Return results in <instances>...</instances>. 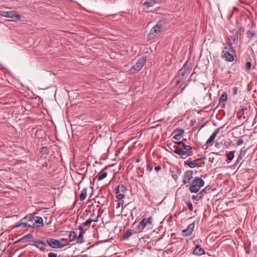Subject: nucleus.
<instances>
[{"label":"nucleus","instance_id":"nucleus-1","mask_svg":"<svg viewBox=\"0 0 257 257\" xmlns=\"http://www.w3.org/2000/svg\"><path fill=\"white\" fill-rule=\"evenodd\" d=\"M174 144H176L173 147V152L179 156L188 157L192 156L193 153L192 151V147L190 146L186 145L183 141L175 142Z\"/></svg>","mask_w":257,"mask_h":257},{"label":"nucleus","instance_id":"nucleus-2","mask_svg":"<svg viewBox=\"0 0 257 257\" xmlns=\"http://www.w3.org/2000/svg\"><path fill=\"white\" fill-rule=\"evenodd\" d=\"M25 220L27 222L28 226L34 228L43 227L44 224L43 219L41 217L29 214L25 217Z\"/></svg>","mask_w":257,"mask_h":257},{"label":"nucleus","instance_id":"nucleus-3","mask_svg":"<svg viewBox=\"0 0 257 257\" xmlns=\"http://www.w3.org/2000/svg\"><path fill=\"white\" fill-rule=\"evenodd\" d=\"M192 67V66L190 63L187 62L185 64L183 67L178 72V78L177 79V83L183 81L188 77L191 72Z\"/></svg>","mask_w":257,"mask_h":257},{"label":"nucleus","instance_id":"nucleus-4","mask_svg":"<svg viewBox=\"0 0 257 257\" xmlns=\"http://www.w3.org/2000/svg\"><path fill=\"white\" fill-rule=\"evenodd\" d=\"M223 45L224 47L221 53L222 58L225 59L227 61L232 62L234 60L233 55L234 54V51L232 46L225 44H223Z\"/></svg>","mask_w":257,"mask_h":257},{"label":"nucleus","instance_id":"nucleus-5","mask_svg":"<svg viewBox=\"0 0 257 257\" xmlns=\"http://www.w3.org/2000/svg\"><path fill=\"white\" fill-rule=\"evenodd\" d=\"M204 185V181L200 178L196 177L192 180L189 190L191 193H196Z\"/></svg>","mask_w":257,"mask_h":257},{"label":"nucleus","instance_id":"nucleus-6","mask_svg":"<svg viewBox=\"0 0 257 257\" xmlns=\"http://www.w3.org/2000/svg\"><path fill=\"white\" fill-rule=\"evenodd\" d=\"M64 240V239H61L60 240L55 239L54 238H50L47 239V243L52 248H60L68 245V243H62V242H63Z\"/></svg>","mask_w":257,"mask_h":257},{"label":"nucleus","instance_id":"nucleus-7","mask_svg":"<svg viewBox=\"0 0 257 257\" xmlns=\"http://www.w3.org/2000/svg\"><path fill=\"white\" fill-rule=\"evenodd\" d=\"M0 16L12 19L14 21H19L21 19V16L17 14L16 11H0Z\"/></svg>","mask_w":257,"mask_h":257},{"label":"nucleus","instance_id":"nucleus-8","mask_svg":"<svg viewBox=\"0 0 257 257\" xmlns=\"http://www.w3.org/2000/svg\"><path fill=\"white\" fill-rule=\"evenodd\" d=\"M146 63V58L142 57L139 59L136 64L132 68L131 71L133 73L139 72Z\"/></svg>","mask_w":257,"mask_h":257},{"label":"nucleus","instance_id":"nucleus-9","mask_svg":"<svg viewBox=\"0 0 257 257\" xmlns=\"http://www.w3.org/2000/svg\"><path fill=\"white\" fill-rule=\"evenodd\" d=\"M126 191V187L122 184L118 185L115 189L116 198L121 200L124 197V193Z\"/></svg>","mask_w":257,"mask_h":257},{"label":"nucleus","instance_id":"nucleus-10","mask_svg":"<svg viewBox=\"0 0 257 257\" xmlns=\"http://www.w3.org/2000/svg\"><path fill=\"white\" fill-rule=\"evenodd\" d=\"M102 220L103 223L106 226L108 224H109L112 220V216L109 211L103 210L102 212Z\"/></svg>","mask_w":257,"mask_h":257},{"label":"nucleus","instance_id":"nucleus-11","mask_svg":"<svg viewBox=\"0 0 257 257\" xmlns=\"http://www.w3.org/2000/svg\"><path fill=\"white\" fill-rule=\"evenodd\" d=\"M193 171L192 170H188L185 172L183 177V184L188 183L193 178Z\"/></svg>","mask_w":257,"mask_h":257},{"label":"nucleus","instance_id":"nucleus-12","mask_svg":"<svg viewBox=\"0 0 257 257\" xmlns=\"http://www.w3.org/2000/svg\"><path fill=\"white\" fill-rule=\"evenodd\" d=\"M195 226L194 222L190 224L188 227L182 230V234L184 236H188L192 234Z\"/></svg>","mask_w":257,"mask_h":257},{"label":"nucleus","instance_id":"nucleus-13","mask_svg":"<svg viewBox=\"0 0 257 257\" xmlns=\"http://www.w3.org/2000/svg\"><path fill=\"white\" fill-rule=\"evenodd\" d=\"M238 41V36L237 33L234 34L228 38V42L227 45L232 46L236 44Z\"/></svg>","mask_w":257,"mask_h":257},{"label":"nucleus","instance_id":"nucleus-14","mask_svg":"<svg viewBox=\"0 0 257 257\" xmlns=\"http://www.w3.org/2000/svg\"><path fill=\"white\" fill-rule=\"evenodd\" d=\"M35 246L38 248L41 251H45V249L44 247L47 246V244L40 240H36L34 241Z\"/></svg>","mask_w":257,"mask_h":257},{"label":"nucleus","instance_id":"nucleus-15","mask_svg":"<svg viewBox=\"0 0 257 257\" xmlns=\"http://www.w3.org/2000/svg\"><path fill=\"white\" fill-rule=\"evenodd\" d=\"M184 133V130L182 129H178L176 131L174 132V134L175 135L173 137V138L177 140H180L183 136V135Z\"/></svg>","mask_w":257,"mask_h":257},{"label":"nucleus","instance_id":"nucleus-16","mask_svg":"<svg viewBox=\"0 0 257 257\" xmlns=\"http://www.w3.org/2000/svg\"><path fill=\"white\" fill-rule=\"evenodd\" d=\"M220 129V127L215 130V131L213 132V133L211 135V136L209 137V138L206 141V145L210 144L214 140L215 137L219 133Z\"/></svg>","mask_w":257,"mask_h":257},{"label":"nucleus","instance_id":"nucleus-17","mask_svg":"<svg viewBox=\"0 0 257 257\" xmlns=\"http://www.w3.org/2000/svg\"><path fill=\"white\" fill-rule=\"evenodd\" d=\"M202 160V159H197L193 161L190 160H187L184 162V164L186 165L189 166L191 168H194L196 166V162Z\"/></svg>","mask_w":257,"mask_h":257},{"label":"nucleus","instance_id":"nucleus-18","mask_svg":"<svg viewBox=\"0 0 257 257\" xmlns=\"http://www.w3.org/2000/svg\"><path fill=\"white\" fill-rule=\"evenodd\" d=\"M193 253L195 255H201L204 254V251L200 245H197L193 250Z\"/></svg>","mask_w":257,"mask_h":257},{"label":"nucleus","instance_id":"nucleus-19","mask_svg":"<svg viewBox=\"0 0 257 257\" xmlns=\"http://www.w3.org/2000/svg\"><path fill=\"white\" fill-rule=\"evenodd\" d=\"M207 188L203 189L201 191H200L199 193H198L196 196H193V199L196 201H199L200 199L203 197L204 196V194L206 192V189Z\"/></svg>","mask_w":257,"mask_h":257},{"label":"nucleus","instance_id":"nucleus-20","mask_svg":"<svg viewBox=\"0 0 257 257\" xmlns=\"http://www.w3.org/2000/svg\"><path fill=\"white\" fill-rule=\"evenodd\" d=\"M27 226H28L27 222H26V220H25V217H24L23 219H22L20 221H19L18 223H17L15 224V227L16 228L20 227L25 228Z\"/></svg>","mask_w":257,"mask_h":257},{"label":"nucleus","instance_id":"nucleus-21","mask_svg":"<svg viewBox=\"0 0 257 257\" xmlns=\"http://www.w3.org/2000/svg\"><path fill=\"white\" fill-rule=\"evenodd\" d=\"M79 228L80 230V233L78 236L77 237V242L81 243L84 242L83 233L84 231L82 228V226H80Z\"/></svg>","mask_w":257,"mask_h":257},{"label":"nucleus","instance_id":"nucleus-22","mask_svg":"<svg viewBox=\"0 0 257 257\" xmlns=\"http://www.w3.org/2000/svg\"><path fill=\"white\" fill-rule=\"evenodd\" d=\"M99 216H100V215H98L96 217V219H92V218H89L85 222L82 223L80 226H82V228L85 226H89L92 222H97L98 221V218H99Z\"/></svg>","mask_w":257,"mask_h":257},{"label":"nucleus","instance_id":"nucleus-23","mask_svg":"<svg viewBox=\"0 0 257 257\" xmlns=\"http://www.w3.org/2000/svg\"><path fill=\"white\" fill-rule=\"evenodd\" d=\"M147 224L146 219H143L138 224L137 229L139 232H141L145 228Z\"/></svg>","mask_w":257,"mask_h":257},{"label":"nucleus","instance_id":"nucleus-24","mask_svg":"<svg viewBox=\"0 0 257 257\" xmlns=\"http://www.w3.org/2000/svg\"><path fill=\"white\" fill-rule=\"evenodd\" d=\"M162 25L160 22L158 23L150 31V32H160L162 29Z\"/></svg>","mask_w":257,"mask_h":257},{"label":"nucleus","instance_id":"nucleus-25","mask_svg":"<svg viewBox=\"0 0 257 257\" xmlns=\"http://www.w3.org/2000/svg\"><path fill=\"white\" fill-rule=\"evenodd\" d=\"M157 3V0H147L145 2L144 5L147 8L153 7Z\"/></svg>","mask_w":257,"mask_h":257},{"label":"nucleus","instance_id":"nucleus-26","mask_svg":"<svg viewBox=\"0 0 257 257\" xmlns=\"http://www.w3.org/2000/svg\"><path fill=\"white\" fill-rule=\"evenodd\" d=\"M87 188H85L82 189L80 195V199L81 201L84 200L87 196Z\"/></svg>","mask_w":257,"mask_h":257},{"label":"nucleus","instance_id":"nucleus-27","mask_svg":"<svg viewBox=\"0 0 257 257\" xmlns=\"http://www.w3.org/2000/svg\"><path fill=\"white\" fill-rule=\"evenodd\" d=\"M134 233V230L133 229H130L127 230V231L123 234L122 236V238L124 239H127L130 236L133 235Z\"/></svg>","mask_w":257,"mask_h":257},{"label":"nucleus","instance_id":"nucleus-28","mask_svg":"<svg viewBox=\"0 0 257 257\" xmlns=\"http://www.w3.org/2000/svg\"><path fill=\"white\" fill-rule=\"evenodd\" d=\"M227 98V95L226 92H224L222 95L221 96L219 100V103L220 104H221L222 103L223 105H224V103L226 101Z\"/></svg>","mask_w":257,"mask_h":257},{"label":"nucleus","instance_id":"nucleus-29","mask_svg":"<svg viewBox=\"0 0 257 257\" xmlns=\"http://www.w3.org/2000/svg\"><path fill=\"white\" fill-rule=\"evenodd\" d=\"M77 238V233L74 231H71L69 235V241L72 242Z\"/></svg>","mask_w":257,"mask_h":257},{"label":"nucleus","instance_id":"nucleus-30","mask_svg":"<svg viewBox=\"0 0 257 257\" xmlns=\"http://www.w3.org/2000/svg\"><path fill=\"white\" fill-rule=\"evenodd\" d=\"M104 191L108 193L107 196L109 198H110V201H111L112 199V194H111V193L110 192V189H109V186H106L104 188Z\"/></svg>","mask_w":257,"mask_h":257},{"label":"nucleus","instance_id":"nucleus-31","mask_svg":"<svg viewBox=\"0 0 257 257\" xmlns=\"http://www.w3.org/2000/svg\"><path fill=\"white\" fill-rule=\"evenodd\" d=\"M122 225L120 226H117L116 225L114 227V229L113 230L114 234L119 235V233L121 232V230L122 229Z\"/></svg>","mask_w":257,"mask_h":257},{"label":"nucleus","instance_id":"nucleus-32","mask_svg":"<svg viewBox=\"0 0 257 257\" xmlns=\"http://www.w3.org/2000/svg\"><path fill=\"white\" fill-rule=\"evenodd\" d=\"M226 155H227V161H231L233 160V159L234 157V152H233V151L230 152L229 153L227 154Z\"/></svg>","mask_w":257,"mask_h":257},{"label":"nucleus","instance_id":"nucleus-33","mask_svg":"<svg viewBox=\"0 0 257 257\" xmlns=\"http://www.w3.org/2000/svg\"><path fill=\"white\" fill-rule=\"evenodd\" d=\"M107 176L106 172H102L101 173H99L98 175V180L100 181L105 178Z\"/></svg>","mask_w":257,"mask_h":257},{"label":"nucleus","instance_id":"nucleus-34","mask_svg":"<svg viewBox=\"0 0 257 257\" xmlns=\"http://www.w3.org/2000/svg\"><path fill=\"white\" fill-rule=\"evenodd\" d=\"M244 154V152H243L242 150H241L240 152V154H239V156L238 157L236 161L235 164H238L239 163V161L242 159V157Z\"/></svg>","mask_w":257,"mask_h":257},{"label":"nucleus","instance_id":"nucleus-35","mask_svg":"<svg viewBox=\"0 0 257 257\" xmlns=\"http://www.w3.org/2000/svg\"><path fill=\"white\" fill-rule=\"evenodd\" d=\"M187 207H188V208L189 209V210L191 211H192L193 209V205H192L191 201H188L187 202Z\"/></svg>","mask_w":257,"mask_h":257},{"label":"nucleus","instance_id":"nucleus-36","mask_svg":"<svg viewBox=\"0 0 257 257\" xmlns=\"http://www.w3.org/2000/svg\"><path fill=\"white\" fill-rule=\"evenodd\" d=\"M245 110V108H241V109H239L237 111V114H240V115H241L242 114H244V111ZM241 116H240V117Z\"/></svg>","mask_w":257,"mask_h":257},{"label":"nucleus","instance_id":"nucleus-37","mask_svg":"<svg viewBox=\"0 0 257 257\" xmlns=\"http://www.w3.org/2000/svg\"><path fill=\"white\" fill-rule=\"evenodd\" d=\"M153 166L151 164H148L147 166V170L149 172H151L153 169Z\"/></svg>","mask_w":257,"mask_h":257},{"label":"nucleus","instance_id":"nucleus-38","mask_svg":"<svg viewBox=\"0 0 257 257\" xmlns=\"http://www.w3.org/2000/svg\"><path fill=\"white\" fill-rule=\"evenodd\" d=\"M243 144V140L242 139H239L237 141L236 145L237 146H240Z\"/></svg>","mask_w":257,"mask_h":257},{"label":"nucleus","instance_id":"nucleus-39","mask_svg":"<svg viewBox=\"0 0 257 257\" xmlns=\"http://www.w3.org/2000/svg\"><path fill=\"white\" fill-rule=\"evenodd\" d=\"M47 150V148L45 147H42L40 149V152L44 154H45L46 153Z\"/></svg>","mask_w":257,"mask_h":257},{"label":"nucleus","instance_id":"nucleus-40","mask_svg":"<svg viewBox=\"0 0 257 257\" xmlns=\"http://www.w3.org/2000/svg\"><path fill=\"white\" fill-rule=\"evenodd\" d=\"M48 257H57V254L54 252H49L48 253Z\"/></svg>","mask_w":257,"mask_h":257},{"label":"nucleus","instance_id":"nucleus-41","mask_svg":"<svg viewBox=\"0 0 257 257\" xmlns=\"http://www.w3.org/2000/svg\"><path fill=\"white\" fill-rule=\"evenodd\" d=\"M251 64L250 62H247L246 64V69L247 70H249L251 68Z\"/></svg>","mask_w":257,"mask_h":257},{"label":"nucleus","instance_id":"nucleus-42","mask_svg":"<svg viewBox=\"0 0 257 257\" xmlns=\"http://www.w3.org/2000/svg\"><path fill=\"white\" fill-rule=\"evenodd\" d=\"M146 221H147V223H148L149 224H152V217H150L148 219H146Z\"/></svg>","mask_w":257,"mask_h":257},{"label":"nucleus","instance_id":"nucleus-43","mask_svg":"<svg viewBox=\"0 0 257 257\" xmlns=\"http://www.w3.org/2000/svg\"><path fill=\"white\" fill-rule=\"evenodd\" d=\"M237 94V88L235 87L233 88V95H235Z\"/></svg>","mask_w":257,"mask_h":257},{"label":"nucleus","instance_id":"nucleus-44","mask_svg":"<svg viewBox=\"0 0 257 257\" xmlns=\"http://www.w3.org/2000/svg\"><path fill=\"white\" fill-rule=\"evenodd\" d=\"M155 36L154 33H149L148 35V38L149 39H150L152 38H153Z\"/></svg>","mask_w":257,"mask_h":257},{"label":"nucleus","instance_id":"nucleus-45","mask_svg":"<svg viewBox=\"0 0 257 257\" xmlns=\"http://www.w3.org/2000/svg\"><path fill=\"white\" fill-rule=\"evenodd\" d=\"M161 169V167L160 166H157L155 167V170L156 171H158L160 170Z\"/></svg>","mask_w":257,"mask_h":257},{"label":"nucleus","instance_id":"nucleus-46","mask_svg":"<svg viewBox=\"0 0 257 257\" xmlns=\"http://www.w3.org/2000/svg\"><path fill=\"white\" fill-rule=\"evenodd\" d=\"M120 204H121V203H120V202H117V204H116V205H117V207H116V208H118V207H119V206H120Z\"/></svg>","mask_w":257,"mask_h":257},{"label":"nucleus","instance_id":"nucleus-47","mask_svg":"<svg viewBox=\"0 0 257 257\" xmlns=\"http://www.w3.org/2000/svg\"><path fill=\"white\" fill-rule=\"evenodd\" d=\"M232 16V14H230L229 16H228V18L230 19V18H231Z\"/></svg>","mask_w":257,"mask_h":257},{"label":"nucleus","instance_id":"nucleus-48","mask_svg":"<svg viewBox=\"0 0 257 257\" xmlns=\"http://www.w3.org/2000/svg\"><path fill=\"white\" fill-rule=\"evenodd\" d=\"M249 34L250 35V36L251 37L253 36L254 35V33H249Z\"/></svg>","mask_w":257,"mask_h":257},{"label":"nucleus","instance_id":"nucleus-49","mask_svg":"<svg viewBox=\"0 0 257 257\" xmlns=\"http://www.w3.org/2000/svg\"><path fill=\"white\" fill-rule=\"evenodd\" d=\"M116 103H117V102H116H116H115L113 101V105H115L116 104Z\"/></svg>","mask_w":257,"mask_h":257},{"label":"nucleus","instance_id":"nucleus-50","mask_svg":"<svg viewBox=\"0 0 257 257\" xmlns=\"http://www.w3.org/2000/svg\"><path fill=\"white\" fill-rule=\"evenodd\" d=\"M81 257H87V255H83V256H81Z\"/></svg>","mask_w":257,"mask_h":257},{"label":"nucleus","instance_id":"nucleus-51","mask_svg":"<svg viewBox=\"0 0 257 257\" xmlns=\"http://www.w3.org/2000/svg\"><path fill=\"white\" fill-rule=\"evenodd\" d=\"M218 144H216V145H215L216 147H218Z\"/></svg>","mask_w":257,"mask_h":257},{"label":"nucleus","instance_id":"nucleus-52","mask_svg":"<svg viewBox=\"0 0 257 257\" xmlns=\"http://www.w3.org/2000/svg\"><path fill=\"white\" fill-rule=\"evenodd\" d=\"M218 144H216V145H215L216 147H218Z\"/></svg>","mask_w":257,"mask_h":257},{"label":"nucleus","instance_id":"nucleus-53","mask_svg":"<svg viewBox=\"0 0 257 257\" xmlns=\"http://www.w3.org/2000/svg\"><path fill=\"white\" fill-rule=\"evenodd\" d=\"M92 219H96V217L94 218H91Z\"/></svg>","mask_w":257,"mask_h":257}]
</instances>
